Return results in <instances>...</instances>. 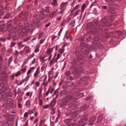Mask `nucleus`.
I'll return each mask as SVG.
<instances>
[{
  "label": "nucleus",
  "mask_w": 126,
  "mask_h": 126,
  "mask_svg": "<svg viewBox=\"0 0 126 126\" xmlns=\"http://www.w3.org/2000/svg\"><path fill=\"white\" fill-rule=\"evenodd\" d=\"M12 23L11 21H8L7 23V27L8 28H10L11 29L9 31V35L11 37H14L16 36V32H19L18 30H16V28H12Z\"/></svg>",
  "instance_id": "1"
},
{
  "label": "nucleus",
  "mask_w": 126,
  "mask_h": 126,
  "mask_svg": "<svg viewBox=\"0 0 126 126\" xmlns=\"http://www.w3.org/2000/svg\"><path fill=\"white\" fill-rule=\"evenodd\" d=\"M32 27V25L31 24L26 23L24 24V27H23L22 25H20L19 26V31H21V32L25 33L29 32Z\"/></svg>",
  "instance_id": "2"
},
{
  "label": "nucleus",
  "mask_w": 126,
  "mask_h": 126,
  "mask_svg": "<svg viewBox=\"0 0 126 126\" xmlns=\"http://www.w3.org/2000/svg\"><path fill=\"white\" fill-rule=\"evenodd\" d=\"M30 78V76H27L25 77V79H23L22 80L20 81L18 85H21L24 81H28L29 79Z\"/></svg>",
  "instance_id": "3"
},
{
  "label": "nucleus",
  "mask_w": 126,
  "mask_h": 126,
  "mask_svg": "<svg viewBox=\"0 0 126 126\" xmlns=\"http://www.w3.org/2000/svg\"><path fill=\"white\" fill-rule=\"evenodd\" d=\"M67 3V1L65 2H62L60 5V9H65Z\"/></svg>",
  "instance_id": "4"
},
{
  "label": "nucleus",
  "mask_w": 126,
  "mask_h": 126,
  "mask_svg": "<svg viewBox=\"0 0 126 126\" xmlns=\"http://www.w3.org/2000/svg\"><path fill=\"white\" fill-rule=\"evenodd\" d=\"M87 5L85 3H84L82 4L81 7V10L80 11L81 13H83L85 9L87 7Z\"/></svg>",
  "instance_id": "5"
},
{
  "label": "nucleus",
  "mask_w": 126,
  "mask_h": 126,
  "mask_svg": "<svg viewBox=\"0 0 126 126\" xmlns=\"http://www.w3.org/2000/svg\"><path fill=\"white\" fill-rule=\"evenodd\" d=\"M35 68L34 67H32L30 68L28 70L27 74V76L28 75L32 72V70H34Z\"/></svg>",
  "instance_id": "6"
},
{
  "label": "nucleus",
  "mask_w": 126,
  "mask_h": 126,
  "mask_svg": "<svg viewBox=\"0 0 126 126\" xmlns=\"http://www.w3.org/2000/svg\"><path fill=\"white\" fill-rule=\"evenodd\" d=\"M56 101L55 99H53L51 102L50 103V106L51 107H53L56 104Z\"/></svg>",
  "instance_id": "7"
},
{
  "label": "nucleus",
  "mask_w": 126,
  "mask_h": 126,
  "mask_svg": "<svg viewBox=\"0 0 126 126\" xmlns=\"http://www.w3.org/2000/svg\"><path fill=\"white\" fill-rule=\"evenodd\" d=\"M0 7L1 8V9H0V18L1 16L3 15L4 12L2 11L3 9V6L2 5H0Z\"/></svg>",
  "instance_id": "8"
},
{
  "label": "nucleus",
  "mask_w": 126,
  "mask_h": 126,
  "mask_svg": "<svg viewBox=\"0 0 126 126\" xmlns=\"http://www.w3.org/2000/svg\"><path fill=\"white\" fill-rule=\"evenodd\" d=\"M22 42H19L17 43L18 47L19 49L22 48L24 46V45H22Z\"/></svg>",
  "instance_id": "9"
},
{
  "label": "nucleus",
  "mask_w": 126,
  "mask_h": 126,
  "mask_svg": "<svg viewBox=\"0 0 126 126\" xmlns=\"http://www.w3.org/2000/svg\"><path fill=\"white\" fill-rule=\"evenodd\" d=\"M40 47V46L39 45L35 47V49L34 50L35 52V53H37V52L39 51V48Z\"/></svg>",
  "instance_id": "10"
},
{
  "label": "nucleus",
  "mask_w": 126,
  "mask_h": 126,
  "mask_svg": "<svg viewBox=\"0 0 126 126\" xmlns=\"http://www.w3.org/2000/svg\"><path fill=\"white\" fill-rule=\"evenodd\" d=\"M32 94V92H31V93L29 92H27L26 94V95L27 96H30V97H31Z\"/></svg>",
  "instance_id": "11"
},
{
  "label": "nucleus",
  "mask_w": 126,
  "mask_h": 126,
  "mask_svg": "<svg viewBox=\"0 0 126 126\" xmlns=\"http://www.w3.org/2000/svg\"><path fill=\"white\" fill-rule=\"evenodd\" d=\"M80 10L77 11L75 12L74 15V17H75L77 16L79 14L80 12Z\"/></svg>",
  "instance_id": "12"
},
{
  "label": "nucleus",
  "mask_w": 126,
  "mask_h": 126,
  "mask_svg": "<svg viewBox=\"0 0 126 126\" xmlns=\"http://www.w3.org/2000/svg\"><path fill=\"white\" fill-rule=\"evenodd\" d=\"M52 51V49H51V48H49V49L47 50V54L49 55L51 54V53Z\"/></svg>",
  "instance_id": "13"
},
{
  "label": "nucleus",
  "mask_w": 126,
  "mask_h": 126,
  "mask_svg": "<svg viewBox=\"0 0 126 126\" xmlns=\"http://www.w3.org/2000/svg\"><path fill=\"white\" fill-rule=\"evenodd\" d=\"M66 39L67 41H71L72 40V37L70 36H67L66 37Z\"/></svg>",
  "instance_id": "14"
},
{
  "label": "nucleus",
  "mask_w": 126,
  "mask_h": 126,
  "mask_svg": "<svg viewBox=\"0 0 126 126\" xmlns=\"http://www.w3.org/2000/svg\"><path fill=\"white\" fill-rule=\"evenodd\" d=\"M43 90L42 86H41L39 88V94H42V92Z\"/></svg>",
  "instance_id": "15"
},
{
  "label": "nucleus",
  "mask_w": 126,
  "mask_h": 126,
  "mask_svg": "<svg viewBox=\"0 0 126 126\" xmlns=\"http://www.w3.org/2000/svg\"><path fill=\"white\" fill-rule=\"evenodd\" d=\"M80 7V5L79 4L77 5L73 8L72 11L79 9V8Z\"/></svg>",
  "instance_id": "16"
},
{
  "label": "nucleus",
  "mask_w": 126,
  "mask_h": 126,
  "mask_svg": "<svg viewBox=\"0 0 126 126\" xmlns=\"http://www.w3.org/2000/svg\"><path fill=\"white\" fill-rule=\"evenodd\" d=\"M65 49L64 48H60L59 50V52L61 54L63 53L64 52Z\"/></svg>",
  "instance_id": "17"
},
{
  "label": "nucleus",
  "mask_w": 126,
  "mask_h": 126,
  "mask_svg": "<svg viewBox=\"0 0 126 126\" xmlns=\"http://www.w3.org/2000/svg\"><path fill=\"white\" fill-rule=\"evenodd\" d=\"M31 101L29 100H28L25 103V105L26 106H28L30 105Z\"/></svg>",
  "instance_id": "18"
},
{
  "label": "nucleus",
  "mask_w": 126,
  "mask_h": 126,
  "mask_svg": "<svg viewBox=\"0 0 126 126\" xmlns=\"http://www.w3.org/2000/svg\"><path fill=\"white\" fill-rule=\"evenodd\" d=\"M44 11H43L42 12H41V15L42 16L41 17H40V19H42L43 17H44L45 16V15L44 14Z\"/></svg>",
  "instance_id": "19"
},
{
  "label": "nucleus",
  "mask_w": 126,
  "mask_h": 126,
  "mask_svg": "<svg viewBox=\"0 0 126 126\" xmlns=\"http://www.w3.org/2000/svg\"><path fill=\"white\" fill-rule=\"evenodd\" d=\"M26 70V67L23 68L21 69L20 71L22 72V73H25Z\"/></svg>",
  "instance_id": "20"
},
{
  "label": "nucleus",
  "mask_w": 126,
  "mask_h": 126,
  "mask_svg": "<svg viewBox=\"0 0 126 126\" xmlns=\"http://www.w3.org/2000/svg\"><path fill=\"white\" fill-rule=\"evenodd\" d=\"M52 5H56L57 4V1L56 0H53V2L51 3Z\"/></svg>",
  "instance_id": "21"
},
{
  "label": "nucleus",
  "mask_w": 126,
  "mask_h": 126,
  "mask_svg": "<svg viewBox=\"0 0 126 126\" xmlns=\"http://www.w3.org/2000/svg\"><path fill=\"white\" fill-rule=\"evenodd\" d=\"M48 82L47 81L43 82L42 84L44 87H46L47 86Z\"/></svg>",
  "instance_id": "22"
},
{
  "label": "nucleus",
  "mask_w": 126,
  "mask_h": 126,
  "mask_svg": "<svg viewBox=\"0 0 126 126\" xmlns=\"http://www.w3.org/2000/svg\"><path fill=\"white\" fill-rule=\"evenodd\" d=\"M10 16V15L9 13H7L6 14L4 17V19H7L9 18Z\"/></svg>",
  "instance_id": "23"
},
{
  "label": "nucleus",
  "mask_w": 126,
  "mask_h": 126,
  "mask_svg": "<svg viewBox=\"0 0 126 126\" xmlns=\"http://www.w3.org/2000/svg\"><path fill=\"white\" fill-rule=\"evenodd\" d=\"M50 7L49 6H47L46 7L45 12H48L49 11Z\"/></svg>",
  "instance_id": "24"
},
{
  "label": "nucleus",
  "mask_w": 126,
  "mask_h": 126,
  "mask_svg": "<svg viewBox=\"0 0 126 126\" xmlns=\"http://www.w3.org/2000/svg\"><path fill=\"white\" fill-rule=\"evenodd\" d=\"M43 32H41L39 34L38 36V39H40L43 36Z\"/></svg>",
  "instance_id": "25"
},
{
  "label": "nucleus",
  "mask_w": 126,
  "mask_h": 126,
  "mask_svg": "<svg viewBox=\"0 0 126 126\" xmlns=\"http://www.w3.org/2000/svg\"><path fill=\"white\" fill-rule=\"evenodd\" d=\"M65 23V20L64 19H63L62 21V22L60 24L61 26H64V25Z\"/></svg>",
  "instance_id": "26"
},
{
  "label": "nucleus",
  "mask_w": 126,
  "mask_h": 126,
  "mask_svg": "<svg viewBox=\"0 0 126 126\" xmlns=\"http://www.w3.org/2000/svg\"><path fill=\"white\" fill-rule=\"evenodd\" d=\"M18 52L17 50H15V52L14 54L16 57H17L18 55Z\"/></svg>",
  "instance_id": "27"
},
{
  "label": "nucleus",
  "mask_w": 126,
  "mask_h": 126,
  "mask_svg": "<svg viewBox=\"0 0 126 126\" xmlns=\"http://www.w3.org/2000/svg\"><path fill=\"white\" fill-rule=\"evenodd\" d=\"M61 55L60 54H58L57 55V57L55 59V62H57L58 60L59 59Z\"/></svg>",
  "instance_id": "28"
},
{
  "label": "nucleus",
  "mask_w": 126,
  "mask_h": 126,
  "mask_svg": "<svg viewBox=\"0 0 126 126\" xmlns=\"http://www.w3.org/2000/svg\"><path fill=\"white\" fill-rule=\"evenodd\" d=\"M46 57V56H44L43 57H40V60L41 61L43 62L45 58Z\"/></svg>",
  "instance_id": "29"
},
{
  "label": "nucleus",
  "mask_w": 126,
  "mask_h": 126,
  "mask_svg": "<svg viewBox=\"0 0 126 126\" xmlns=\"http://www.w3.org/2000/svg\"><path fill=\"white\" fill-rule=\"evenodd\" d=\"M39 105L40 106H42L43 105V102L42 99H39Z\"/></svg>",
  "instance_id": "30"
},
{
  "label": "nucleus",
  "mask_w": 126,
  "mask_h": 126,
  "mask_svg": "<svg viewBox=\"0 0 126 126\" xmlns=\"http://www.w3.org/2000/svg\"><path fill=\"white\" fill-rule=\"evenodd\" d=\"M40 67L39 66H38L37 69L36 70L35 72L37 73H38L39 74L40 72Z\"/></svg>",
  "instance_id": "31"
},
{
  "label": "nucleus",
  "mask_w": 126,
  "mask_h": 126,
  "mask_svg": "<svg viewBox=\"0 0 126 126\" xmlns=\"http://www.w3.org/2000/svg\"><path fill=\"white\" fill-rule=\"evenodd\" d=\"M4 26V22L3 21H0V27Z\"/></svg>",
  "instance_id": "32"
},
{
  "label": "nucleus",
  "mask_w": 126,
  "mask_h": 126,
  "mask_svg": "<svg viewBox=\"0 0 126 126\" xmlns=\"http://www.w3.org/2000/svg\"><path fill=\"white\" fill-rule=\"evenodd\" d=\"M39 74L38 73L35 72L33 74V76L34 78H35Z\"/></svg>",
  "instance_id": "33"
},
{
  "label": "nucleus",
  "mask_w": 126,
  "mask_h": 126,
  "mask_svg": "<svg viewBox=\"0 0 126 126\" xmlns=\"http://www.w3.org/2000/svg\"><path fill=\"white\" fill-rule=\"evenodd\" d=\"M29 114V113L28 112H25L24 115V117H28Z\"/></svg>",
  "instance_id": "34"
},
{
  "label": "nucleus",
  "mask_w": 126,
  "mask_h": 126,
  "mask_svg": "<svg viewBox=\"0 0 126 126\" xmlns=\"http://www.w3.org/2000/svg\"><path fill=\"white\" fill-rule=\"evenodd\" d=\"M29 59H30L28 58L25 59L23 62V63H24V64H26L27 63Z\"/></svg>",
  "instance_id": "35"
},
{
  "label": "nucleus",
  "mask_w": 126,
  "mask_h": 126,
  "mask_svg": "<svg viewBox=\"0 0 126 126\" xmlns=\"http://www.w3.org/2000/svg\"><path fill=\"white\" fill-rule=\"evenodd\" d=\"M21 74V72L20 71L17 72L15 76L16 77H17Z\"/></svg>",
  "instance_id": "36"
},
{
  "label": "nucleus",
  "mask_w": 126,
  "mask_h": 126,
  "mask_svg": "<svg viewBox=\"0 0 126 126\" xmlns=\"http://www.w3.org/2000/svg\"><path fill=\"white\" fill-rule=\"evenodd\" d=\"M16 44V43H15L12 42L11 43V45H10V47H13Z\"/></svg>",
  "instance_id": "37"
},
{
  "label": "nucleus",
  "mask_w": 126,
  "mask_h": 126,
  "mask_svg": "<svg viewBox=\"0 0 126 126\" xmlns=\"http://www.w3.org/2000/svg\"><path fill=\"white\" fill-rule=\"evenodd\" d=\"M35 55V54H34V53H32V54L30 56V57H28V58H29V59H31L33 57H34V56Z\"/></svg>",
  "instance_id": "38"
},
{
  "label": "nucleus",
  "mask_w": 126,
  "mask_h": 126,
  "mask_svg": "<svg viewBox=\"0 0 126 126\" xmlns=\"http://www.w3.org/2000/svg\"><path fill=\"white\" fill-rule=\"evenodd\" d=\"M70 74V73L69 71H67L65 73V75L67 76H69Z\"/></svg>",
  "instance_id": "39"
},
{
  "label": "nucleus",
  "mask_w": 126,
  "mask_h": 126,
  "mask_svg": "<svg viewBox=\"0 0 126 126\" xmlns=\"http://www.w3.org/2000/svg\"><path fill=\"white\" fill-rule=\"evenodd\" d=\"M50 106V104L48 105L44 106L43 107V108L44 109H47L48 107Z\"/></svg>",
  "instance_id": "40"
},
{
  "label": "nucleus",
  "mask_w": 126,
  "mask_h": 126,
  "mask_svg": "<svg viewBox=\"0 0 126 126\" xmlns=\"http://www.w3.org/2000/svg\"><path fill=\"white\" fill-rule=\"evenodd\" d=\"M36 59L35 58H34L31 62V64H33L36 62Z\"/></svg>",
  "instance_id": "41"
},
{
  "label": "nucleus",
  "mask_w": 126,
  "mask_h": 126,
  "mask_svg": "<svg viewBox=\"0 0 126 126\" xmlns=\"http://www.w3.org/2000/svg\"><path fill=\"white\" fill-rule=\"evenodd\" d=\"M63 30V28H61V29H60L59 31V32L58 34V36L59 35L61 34V33L62 32Z\"/></svg>",
  "instance_id": "42"
},
{
  "label": "nucleus",
  "mask_w": 126,
  "mask_h": 126,
  "mask_svg": "<svg viewBox=\"0 0 126 126\" xmlns=\"http://www.w3.org/2000/svg\"><path fill=\"white\" fill-rule=\"evenodd\" d=\"M45 39H42L40 41L39 43L41 44H42L43 43L44 41L45 40Z\"/></svg>",
  "instance_id": "43"
},
{
  "label": "nucleus",
  "mask_w": 126,
  "mask_h": 126,
  "mask_svg": "<svg viewBox=\"0 0 126 126\" xmlns=\"http://www.w3.org/2000/svg\"><path fill=\"white\" fill-rule=\"evenodd\" d=\"M68 43H65L63 45L62 47V48H64L65 49V47L66 46H67Z\"/></svg>",
  "instance_id": "44"
},
{
  "label": "nucleus",
  "mask_w": 126,
  "mask_h": 126,
  "mask_svg": "<svg viewBox=\"0 0 126 126\" xmlns=\"http://www.w3.org/2000/svg\"><path fill=\"white\" fill-rule=\"evenodd\" d=\"M44 122L42 120H41L39 122V126H41L42 123H43Z\"/></svg>",
  "instance_id": "45"
},
{
  "label": "nucleus",
  "mask_w": 126,
  "mask_h": 126,
  "mask_svg": "<svg viewBox=\"0 0 126 126\" xmlns=\"http://www.w3.org/2000/svg\"><path fill=\"white\" fill-rule=\"evenodd\" d=\"M42 97V94H38V95L37 97L38 99L39 100V99H41L40 98L41 97Z\"/></svg>",
  "instance_id": "46"
},
{
  "label": "nucleus",
  "mask_w": 126,
  "mask_h": 126,
  "mask_svg": "<svg viewBox=\"0 0 126 126\" xmlns=\"http://www.w3.org/2000/svg\"><path fill=\"white\" fill-rule=\"evenodd\" d=\"M40 85V83L38 81H36L35 82V85L37 87H38Z\"/></svg>",
  "instance_id": "47"
},
{
  "label": "nucleus",
  "mask_w": 126,
  "mask_h": 126,
  "mask_svg": "<svg viewBox=\"0 0 126 126\" xmlns=\"http://www.w3.org/2000/svg\"><path fill=\"white\" fill-rule=\"evenodd\" d=\"M43 77L44 76H43L40 78L39 80V81H41L43 80Z\"/></svg>",
  "instance_id": "48"
},
{
  "label": "nucleus",
  "mask_w": 126,
  "mask_h": 126,
  "mask_svg": "<svg viewBox=\"0 0 126 126\" xmlns=\"http://www.w3.org/2000/svg\"><path fill=\"white\" fill-rule=\"evenodd\" d=\"M60 9L61 10V11L59 12V13L62 14L63 13V11L64 10V9Z\"/></svg>",
  "instance_id": "49"
},
{
  "label": "nucleus",
  "mask_w": 126,
  "mask_h": 126,
  "mask_svg": "<svg viewBox=\"0 0 126 126\" xmlns=\"http://www.w3.org/2000/svg\"><path fill=\"white\" fill-rule=\"evenodd\" d=\"M9 7L8 5H6L5 8V10H6L7 11L9 10Z\"/></svg>",
  "instance_id": "50"
},
{
  "label": "nucleus",
  "mask_w": 126,
  "mask_h": 126,
  "mask_svg": "<svg viewBox=\"0 0 126 126\" xmlns=\"http://www.w3.org/2000/svg\"><path fill=\"white\" fill-rule=\"evenodd\" d=\"M56 18L57 20L59 21H60L61 20V17H57Z\"/></svg>",
  "instance_id": "51"
},
{
  "label": "nucleus",
  "mask_w": 126,
  "mask_h": 126,
  "mask_svg": "<svg viewBox=\"0 0 126 126\" xmlns=\"http://www.w3.org/2000/svg\"><path fill=\"white\" fill-rule=\"evenodd\" d=\"M18 106L19 108H21L22 107V105L20 103H18Z\"/></svg>",
  "instance_id": "52"
},
{
  "label": "nucleus",
  "mask_w": 126,
  "mask_h": 126,
  "mask_svg": "<svg viewBox=\"0 0 126 126\" xmlns=\"http://www.w3.org/2000/svg\"><path fill=\"white\" fill-rule=\"evenodd\" d=\"M95 120V118L94 117H93L91 118L90 119V121H94Z\"/></svg>",
  "instance_id": "53"
},
{
  "label": "nucleus",
  "mask_w": 126,
  "mask_h": 126,
  "mask_svg": "<svg viewBox=\"0 0 126 126\" xmlns=\"http://www.w3.org/2000/svg\"><path fill=\"white\" fill-rule=\"evenodd\" d=\"M50 23L49 22L45 26L46 28H47L50 25Z\"/></svg>",
  "instance_id": "54"
},
{
  "label": "nucleus",
  "mask_w": 126,
  "mask_h": 126,
  "mask_svg": "<svg viewBox=\"0 0 126 126\" xmlns=\"http://www.w3.org/2000/svg\"><path fill=\"white\" fill-rule=\"evenodd\" d=\"M52 55L51 54L49 55V56L48 58V60L49 61H50V59H51Z\"/></svg>",
  "instance_id": "55"
},
{
  "label": "nucleus",
  "mask_w": 126,
  "mask_h": 126,
  "mask_svg": "<svg viewBox=\"0 0 126 126\" xmlns=\"http://www.w3.org/2000/svg\"><path fill=\"white\" fill-rule=\"evenodd\" d=\"M66 64H67V63L66 62H64L63 66V67L62 70H63L64 69V68L65 67V66L66 65Z\"/></svg>",
  "instance_id": "56"
},
{
  "label": "nucleus",
  "mask_w": 126,
  "mask_h": 126,
  "mask_svg": "<svg viewBox=\"0 0 126 126\" xmlns=\"http://www.w3.org/2000/svg\"><path fill=\"white\" fill-rule=\"evenodd\" d=\"M102 8L104 9H106L107 8V7L106 6H102Z\"/></svg>",
  "instance_id": "57"
},
{
  "label": "nucleus",
  "mask_w": 126,
  "mask_h": 126,
  "mask_svg": "<svg viewBox=\"0 0 126 126\" xmlns=\"http://www.w3.org/2000/svg\"><path fill=\"white\" fill-rule=\"evenodd\" d=\"M12 60V58L11 57L8 60V63H10L11 62Z\"/></svg>",
  "instance_id": "58"
},
{
  "label": "nucleus",
  "mask_w": 126,
  "mask_h": 126,
  "mask_svg": "<svg viewBox=\"0 0 126 126\" xmlns=\"http://www.w3.org/2000/svg\"><path fill=\"white\" fill-rule=\"evenodd\" d=\"M59 118H58V117H57L55 121V123H57V122L58 121L59 119Z\"/></svg>",
  "instance_id": "59"
},
{
  "label": "nucleus",
  "mask_w": 126,
  "mask_h": 126,
  "mask_svg": "<svg viewBox=\"0 0 126 126\" xmlns=\"http://www.w3.org/2000/svg\"><path fill=\"white\" fill-rule=\"evenodd\" d=\"M38 121V118L36 119L34 121V124H35L36 123H37Z\"/></svg>",
  "instance_id": "60"
},
{
  "label": "nucleus",
  "mask_w": 126,
  "mask_h": 126,
  "mask_svg": "<svg viewBox=\"0 0 126 126\" xmlns=\"http://www.w3.org/2000/svg\"><path fill=\"white\" fill-rule=\"evenodd\" d=\"M56 36H55L54 35L53 36L52 38V40H53L55 38H56Z\"/></svg>",
  "instance_id": "61"
},
{
  "label": "nucleus",
  "mask_w": 126,
  "mask_h": 126,
  "mask_svg": "<svg viewBox=\"0 0 126 126\" xmlns=\"http://www.w3.org/2000/svg\"><path fill=\"white\" fill-rule=\"evenodd\" d=\"M49 90H48L46 92V95L47 96H48V95L49 94Z\"/></svg>",
  "instance_id": "62"
},
{
  "label": "nucleus",
  "mask_w": 126,
  "mask_h": 126,
  "mask_svg": "<svg viewBox=\"0 0 126 126\" xmlns=\"http://www.w3.org/2000/svg\"><path fill=\"white\" fill-rule=\"evenodd\" d=\"M1 41L2 42H4L5 41V39L4 38H2L1 39Z\"/></svg>",
  "instance_id": "63"
},
{
  "label": "nucleus",
  "mask_w": 126,
  "mask_h": 126,
  "mask_svg": "<svg viewBox=\"0 0 126 126\" xmlns=\"http://www.w3.org/2000/svg\"><path fill=\"white\" fill-rule=\"evenodd\" d=\"M29 87V85H27V86H26V87H25V89H24V91H25L26 90H27L28 89V87Z\"/></svg>",
  "instance_id": "64"
}]
</instances>
